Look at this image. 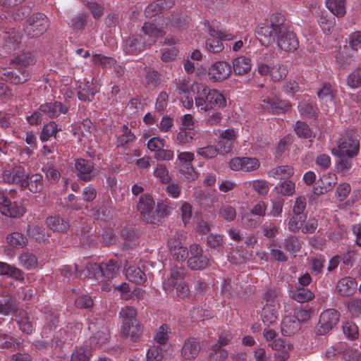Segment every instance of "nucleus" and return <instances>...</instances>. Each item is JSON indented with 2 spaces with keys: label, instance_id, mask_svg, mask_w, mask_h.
<instances>
[{
  "label": "nucleus",
  "instance_id": "nucleus-1",
  "mask_svg": "<svg viewBox=\"0 0 361 361\" xmlns=\"http://www.w3.org/2000/svg\"><path fill=\"white\" fill-rule=\"evenodd\" d=\"M192 93L196 95L195 106L201 114L211 110L223 109L226 106L225 96L218 90L209 88L206 84L196 83L192 87Z\"/></svg>",
  "mask_w": 361,
  "mask_h": 361
},
{
  "label": "nucleus",
  "instance_id": "nucleus-2",
  "mask_svg": "<svg viewBox=\"0 0 361 361\" xmlns=\"http://www.w3.org/2000/svg\"><path fill=\"white\" fill-rule=\"evenodd\" d=\"M34 62V57L30 53H25L15 57L11 60V63L13 68L18 70L20 75H18L13 71L4 70V79L14 84L23 83L26 82L30 78L29 72L27 71L26 68L30 65L33 64Z\"/></svg>",
  "mask_w": 361,
  "mask_h": 361
},
{
  "label": "nucleus",
  "instance_id": "nucleus-3",
  "mask_svg": "<svg viewBox=\"0 0 361 361\" xmlns=\"http://www.w3.org/2000/svg\"><path fill=\"white\" fill-rule=\"evenodd\" d=\"M88 330L91 333L90 343L92 348H102L110 340L111 336L106 322L102 319H90Z\"/></svg>",
  "mask_w": 361,
  "mask_h": 361
},
{
  "label": "nucleus",
  "instance_id": "nucleus-4",
  "mask_svg": "<svg viewBox=\"0 0 361 361\" xmlns=\"http://www.w3.org/2000/svg\"><path fill=\"white\" fill-rule=\"evenodd\" d=\"M282 23L283 18L281 17L272 16L270 25L260 23L257 25L255 33L262 45L267 46L274 42Z\"/></svg>",
  "mask_w": 361,
  "mask_h": 361
},
{
  "label": "nucleus",
  "instance_id": "nucleus-5",
  "mask_svg": "<svg viewBox=\"0 0 361 361\" xmlns=\"http://www.w3.org/2000/svg\"><path fill=\"white\" fill-rule=\"evenodd\" d=\"M359 149V140L346 134L339 138L337 148H333L331 153L336 157L351 159L357 155Z\"/></svg>",
  "mask_w": 361,
  "mask_h": 361
},
{
  "label": "nucleus",
  "instance_id": "nucleus-6",
  "mask_svg": "<svg viewBox=\"0 0 361 361\" xmlns=\"http://www.w3.org/2000/svg\"><path fill=\"white\" fill-rule=\"evenodd\" d=\"M209 37L205 42L206 49L212 53H219L224 49L221 40L230 41L235 39V35L226 31H220L209 26L208 27Z\"/></svg>",
  "mask_w": 361,
  "mask_h": 361
},
{
  "label": "nucleus",
  "instance_id": "nucleus-7",
  "mask_svg": "<svg viewBox=\"0 0 361 361\" xmlns=\"http://www.w3.org/2000/svg\"><path fill=\"white\" fill-rule=\"evenodd\" d=\"M49 27V20L43 13H37L31 16L24 27L25 34L30 38L42 35Z\"/></svg>",
  "mask_w": 361,
  "mask_h": 361
},
{
  "label": "nucleus",
  "instance_id": "nucleus-8",
  "mask_svg": "<svg viewBox=\"0 0 361 361\" xmlns=\"http://www.w3.org/2000/svg\"><path fill=\"white\" fill-rule=\"evenodd\" d=\"M188 267L192 270H202L211 265V259L203 254L202 248L198 244H192L188 250Z\"/></svg>",
  "mask_w": 361,
  "mask_h": 361
},
{
  "label": "nucleus",
  "instance_id": "nucleus-9",
  "mask_svg": "<svg viewBox=\"0 0 361 361\" xmlns=\"http://www.w3.org/2000/svg\"><path fill=\"white\" fill-rule=\"evenodd\" d=\"M232 339L230 331H224L218 336L217 342L208 350V359L209 361H223L228 356V352L224 348L228 345Z\"/></svg>",
  "mask_w": 361,
  "mask_h": 361
},
{
  "label": "nucleus",
  "instance_id": "nucleus-10",
  "mask_svg": "<svg viewBox=\"0 0 361 361\" xmlns=\"http://www.w3.org/2000/svg\"><path fill=\"white\" fill-rule=\"evenodd\" d=\"M276 36L277 46L279 48L286 52L295 51L299 47V42L295 34L288 29L282 23Z\"/></svg>",
  "mask_w": 361,
  "mask_h": 361
},
{
  "label": "nucleus",
  "instance_id": "nucleus-11",
  "mask_svg": "<svg viewBox=\"0 0 361 361\" xmlns=\"http://www.w3.org/2000/svg\"><path fill=\"white\" fill-rule=\"evenodd\" d=\"M0 212L8 217L20 218L26 212L25 207L20 202H11L0 193Z\"/></svg>",
  "mask_w": 361,
  "mask_h": 361
},
{
  "label": "nucleus",
  "instance_id": "nucleus-12",
  "mask_svg": "<svg viewBox=\"0 0 361 361\" xmlns=\"http://www.w3.org/2000/svg\"><path fill=\"white\" fill-rule=\"evenodd\" d=\"M259 166V161L255 157H234L229 161L230 169L235 171L251 172Z\"/></svg>",
  "mask_w": 361,
  "mask_h": 361
},
{
  "label": "nucleus",
  "instance_id": "nucleus-13",
  "mask_svg": "<svg viewBox=\"0 0 361 361\" xmlns=\"http://www.w3.org/2000/svg\"><path fill=\"white\" fill-rule=\"evenodd\" d=\"M340 313L335 309H328L322 312L319 321L318 331L320 334H324L331 330L338 322Z\"/></svg>",
  "mask_w": 361,
  "mask_h": 361
},
{
  "label": "nucleus",
  "instance_id": "nucleus-14",
  "mask_svg": "<svg viewBox=\"0 0 361 361\" xmlns=\"http://www.w3.org/2000/svg\"><path fill=\"white\" fill-rule=\"evenodd\" d=\"M259 105L262 111L271 112L273 114L288 111L291 106L289 103L280 101L279 99L274 97H266L263 98Z\"/></svg>",
  "mask_w": 361,
  "mask_h": 361
},
{
  "label": "nucleus",
  "instance_id": "nucleus-15",
  "mask_svg": "<svg viewBox=\"0 0 361 361\" xmlns=\"http://www.w3.org/2000/svg\"><path fill=\"white\" fill-rule=\"evenodd\" d=\"M142 332L143 327L139 322L120 326L121 336L123 338H129L133 343H138L141 341Z\"/></svg>",
  "mask_w": 361,
  "mask_h": 361
},
{
  "label": "nucleus",
  "instance_id": "nucleus-16",
  "mask_svg": "<svg viewBox=\"0 0 361 361\" xmlns=\"http://www.w3.org/2000/svg\"><path fill=\"white\" fill-rule=\"evenodd\" d=\"M187 271L184 267L174 266L170 270L169 276L163 281V288L166 292H171L175 286L186 276Z\"/></svg>",
  "mask_w": 361,
  "mask_h": 361
},
{
  "label": "nucleus",
  "instance_id": "nucleus-17",
  "mask_svg": "<svg viewBox=\"0 0 361 361\" xmlns=\"http://www.w3.org/2000/svg\"><path fill=\"white\" fill-rule=\"evenodd\" d=\"M231 73V65L225 61L213 63L209 69V76L213 81H223Z\"/></svg>",
  "mask_w": 361,
  "mask_h": 361
},
{
  "label": "nucleus",
  "instance_id": "nucleus-18",
  "mask_svg": "<svg viewBox=\"0 0 361 361\" xmlns=\"http://www.w3.org/2000/svg\"><path fill=\"white\" fill-rule=\"evenodd\" d=\"M27 174L25 169L20 166H16L11 169L5 170L3 173V179L8 183L18 184L20 187L25 185Z\"/></svg>",
  "mask_w": 361,
  "mask_h": 361
},
{
  "label": "nucleus",
  "instance_id": "nucleus-19",
  "mask_svg": "<svg viewBox=\"0 0 361 361\" xmlns=\"http://www.w3.org/2000/svg\"><path fill=\"white\" fill-rule=\"evenodd\" d=\"M357 288V283L355 279L345 276L339 279L336 286L338 294L343 297L353 295Z\"/></svg>",
  "mask_w": 361,
  "mask_h": 361
},
{
  "label": "nucleus",
  "instance_id": "nucleus-20",
  "mask_svg": "<svg viewBox=\"0 0 361 361\" xmlns=\"http://www.w3.org/2000/svg\"><path fill=\"white\" fill-rule=\"evenodd\" d=\"M147 44L140 35H133L123 42V50L128 54H137L144 51Z\"/></svg>",
  "mask_w": 361,
  "mask_h": 361
},
{
  "label": "nucleus",
  "instance_id": "nucleus-21",
  "mask_svg": "<svg viewBox=\"0 0 361 361\" xmlns=\"http://www.w3.org/2000/svg\"><path fill=\"white\" fill-rule=\"evenodd\" d=\"M337 183V177L335 173H329L322 176L317 181V186L314 188V193L317 195L331 190Z\"/></svg>",
  "mask_w": 361,
  "mask_h": 361
},
{
  "label": "nucleus",
  "instance_id": "nucleus-22",
  "mask_svg": "<svg viewBox=\"0 0 361 361\" xmlns=\"http://www.w3.org/2000/svg\"><path fill=\"white\" fill-rule=\"evenodd\" d=\"M279 303H266L263 307L261 317L263 323L266 325H271L278 320Z\"/></svg>",
  "mask_w": 361,
  "mask_h": 361
},
{
  "label": "nucleus",
  "instance_id": "nucleus-23",
  "mask_svg": "<svg viewBox=\"0 0 361 361\" xmlns=\"http://www.w3.org/2000/svg\"><path fill=\"white\" fill-rule=\"evenodd\" d=\"M39 110L43 115H47L49 118L58 117L61 114H66L68 111L66 106H64L59 102H49L41 104Z\"/></svg>",
  "mask_w": 361,
  "mask_h": 361
},
{
  "label": "nucleus",
  "instance_id": "nucleus-24",
  "mask_svg": "<svg viewBox=\"0 0 361 361\" xmlns=\"http://www.w3.org/2000/svg\"><path fill=\"white\" fill-rule=\"evenodd\" d=\"M75 168L80 179L85 181H88L91 179L92 172L94 168L93 163L91 161L78 159L75 161Z\"/></svg>",
  "mask_w": 361,
  "mask_h": 361
},
{
  "label": "nucleus",
  "instance_id": "nucleus-25",
  "mask_svg": "<svg viewBox=\"0 0 361 361\" xmlns=\"http://www.w3.org/2000/svg\"><path fill=\"white\" fill-rule=\"evenodd\" d=\"M200 350V343L194 338H189L185 341L181 349V355L186 360L195 358Z\"/></svg>",
  "mask_w": 361,
  "mask_h": 361
},
{
  "label": "nucleus",
  "instance_id": "nucleus-26",
  "mask_svg": "<svg viewBox=\"0 0 361 361\" xmlns=\"http://www.w3.org/2000/svg\"><path fill=\"white\" fill-rule=\"evenodd\" d=\"M121 266V261L116 257L110 259L106 262H102V278L104 277L108 279L114 278Z\"/></svg>",
  "mask_w": 361,
  "mask_h": 361
},
{
  "label": "nucleus",
  "instance_id": "nucleus-27",
  "mask_svg": "<svg viewBox=\"0 0 361 361\" xmlns=\"http://www.w3.org/2000/svg\"><path fill=\"white\" fill-rule=\"evenodd\" d=\"M16 320L20 331L25 334H30L35 329L33 317L24 311H20L16 315Z\"/></svg>",
  "mask_w": 361,
  "mask_h": 361
},
{
  "label": "nucleus",
  "instance_id": "nucleus-28",
  "mask_svg": "<svg viewBox=\"0 0 361 361\" xmlns=\"http://www.w3.org/2000/svg\"><path fill=\"white\" fill-rule=\"evenodd\" d=\"M169 247L173 257L178 262L183 261L188 257L189 253L181 242L175 238L169 240Z\"/></svg>",
  "mask_w": 361,
  "mask_h": 361
},
{
  "label": "nucleus",
  "instance_id": "nucleus-29",
  "mask_svg": "<svg viewBox=\"0 0 361 361\" xmlns=\"http://www.w3.org/2000/svg\"><path fill=\"white\" fill-rule=\"evenodd\" d=\"M173 4V0H157L146 7L145 14L147 17H153L162 10L172 7Z\"/></svg>",
  "mask_w": 361,
  "mask_h": 361
},
{
  "label": "nucleus",
  "instance_id": "nucleus-30",
  "mask_svg": "<svg viewBox=\"0 0 361 361\" xmlns=\"http://www.w3.org/2000/svg\"><path fill=\"white\" fill-rule=\"evenodd\" d=\"M154 205L152 197L149 195H144L140 197L137 208L141 216L147 219V216L153 211Z\"/></svg>",
  "mask_w": 361,
  "mask_h": 361
},
{
  "label": "nucleus",
  "instance_id": "nucleus-31",
  "mask_svg": "<svg viewBox=\"0 0 361 361\" xmlns=\"http://www.w3.org/2000/svg\"><path fill=\"white\" fill-rule=\"evenodd\" d=\"M142 32L149 38L148 45L154 44L156 39L162 37L166 34L162 27H158L156 25L152 23H145L142 25Z\"/></svg>",
  "mask_w": 361,
  "mask_h": 361
},
{
  "label": "nucleus",
  "instance_id": "nucleus-32",
  "mask_svg": "<svg viewBox=\"0 0 361 361\" xmlns=\"http://www.w3.org/2000/svg\"><path fill=\"white\" fill-rule=\"evenodd\" d=\"M300 325L298 321L292 316L286 317L281 323V333L284 336H290L299 331Z\"/></svg>",
  "mask_w": 361,
  "mask_h": 361
},
{
  "label": "nucleus",
  "instance_id": "nucleus-33",
  "mask_svg": "<svg viewBox=\"0 0 361 361\" xmlns=\"http://www.w3.org/2000/svg\"><path fill=\"white\" fill-rule=\"evenodd\" d=\"M23 188H27L32 192H40L43 188V178L41 174L35 173L25 179V185Z\"/></svg>",
  "mask_w": 361,
  "mask_h": 361
},
{
  "label": "nucleus",
  "instance_id": "nucleus-34",
  "mask_svg": "<svg viewBox=\"0 0 361 361\" xmlns=\"http://www.w3.org/2000/svg\"><path fill=\"white\" fill-rule=\"evenodd\" d=\"M294 173L293 169L290 166L274 167L268 171V176L275 179H287Z\"/></svg>",
  "mask_w": 361,
  "mask_h": 361
},
{
  "label": "nucleus",
  "instance_id": "nucleus-35",
  "mask_svg": "<svg viewBox=\"0 0 361 361\" xmlns=\"http://www.w3.org/2000/svg\"><path fill=\"white\" fill-rule=\"evenodd\" d=\"M289 296L298 302H305L314 298V293L307 288H296L289 291Z\"/></svg>",
  "mask_w": 361,
  "mask_h": 361
},
{
  "label": "nucleus",
  "instance_id": "nucleus-36",
  "mask_svg": "<svg viewBox=\"0 0 361 361\" xmlns=\"http://www.w3.org/2000/svg\"><path fill=\"white\" fill-rule=\"evenodd\" d=\"M126 276L128 281L136 284H142L146 281V276L143 271L136 266H130L126 269Z\"/></svg>",
  "mask_w": 361,
  "mask_h": 361
},
{
  "label": "nucleus",
  "instance_id": "nucleus-37",
  "mask_svg": "<svg viewBox=\"0 0 361 361\" xmlns=\"http://www.w3.org/2000/svg\"><path fill=\"white\" fill-rule=\"evenodd\" d=\"M0 275H6L17 280L24 279V273L22 270L2 262H0Z\"/></svg>",
  "mask_w": 361,
  "mask_h": 361
},
{
  "label": "nucleus",
  "instance_id": "nucleus-38",
  "mask_svg": "<svg viewBox=\"0 0 361 361\" xmlns=\"http://www.w3.org/2000/svg\"><path fill=\"white\" fill-rule=\"evenodd\" d=\"M346 0H326L328 9L337 17H343L346 13Z\"/></svg>",
  "mask_w": 361,
  "mask_h": 361
},
{
  "label": "nucleus",
  "instance_id": "nucleus-39",
  "mask_svg": "<svg viewBox=\"0 0 361 361\" xmlns=\"http://www.w3.org/2000/svg\"><path fill=\"white\" fill-rule=\"evenodd\" d=\"M136 310L130 306H126L119 312L121 325H128L134 322H138L136 318Z\"/></svg>",
  "mask_w": 361,
  "mask_h": 361
},
{
  "label": "nucleus",
  "instance_id": "nucleus-40",
  "mask_svg": "<svg viewBox=\"0 0 361 361\" xmlns=\"http://www.w3.org/2000/svg\"><path fill=\"white\" fill-rule=\"evenodd\" d=\"M6 239V243L15 248H23L28 243L27 237L20 232H13Z\"/></svg>",
  "mask_w": 361,
  "mask_h": 361
},
{
  "label": "nucleus",
  "instance_id": "nucleus-41",
  "mask_svg": "<svg viewBox=\"0 0 361 361\" xmlns=\"http://www.w3.org/2000/svg\"><path fill=\"white\" fill-rule=\"evenodd\" d=\"M233 71L238 75H244L251 69V60L245 56H240L234 59Z\"/></svg>",
  "mask_w": 361,
  "mask_h": 361
},
{
  "label": "nucleus",
  "instance_id": "nucleus-42",
  "mask_svg": "<svg viewBox=\"0 0 361 361\" xmlns=\"http://www.w3.org/2000/svg\"><path fill=\"white\" fill-rule=\"evenodd\" d=\"M47 226L56 232H64L68 228V224L59 216H50L46 221Z\"/></svg>",
  "mask_w": 361,
  "mask_h": 361
},
{
  "label": "nucleus",
  "instance_id": "nucleus-43",
  "mask_svg": "<svg viewBox=\"0 0 361 361\" xmlns=\"http://www.w3.org/2000/svg\"><path fill=\"white\" fill-rule=\"evenodd\" d=\"M135 139V135L132 133L131 130L123 125L121 130V134L118 135L117 138V146L118 147H125L128 145L129 143L133 142Z\"/></svg>",
  "mask_w": 361,
  "mask_h": 361
},
{
  "label": "nucleus",
  "instance_id": "nucleus-44",
  "mask_svg": "<svg viewBox=\"0 0 361 361\" xmlns=\"http://www.w3.org/2000/svg\"><path fill=\"white\" fill-rule=\"evenodd\" d=\"M27 236L35 238L37 241H42L48 238V235L45 232L43 227L38 225H29L25 229Z\"/></svg>",
  "mask_w": 361,
  "mask_h": 361
},
{
  "label": "nucleus",
  "instance_id": "nucleus-45",
  "mask_svg": "<svg viewBox=\"0 0 361 361\" xmlns=\"http://www.w3.org/2000/svg\"><path fill=\"white\" fill-rule=\"evenodd\" d=\"M218 216L227 222L233 221L236 218L235 208L228 204H223L219 209Z\"/></svg>",
  "mask_w": 361,
  "mask_h": 361
},
{
  "label": "nucleus",
  "instance_id": "nucleus-46",
  "mask_svg": "<svg viewBox=\"0 0 361 361\" xmlns=\"http://www.w3.org/2000/svg\"><path fill=\"white\" fill-rule=\"evenodd\" d=\"M19 264L23 268L30 270L35 269L37 265V259L32 253L23 252L18 257Z\"/></svg>",
  "mask_w": 361,
  "mask_h": 361
},
{
  "label": "nucleus",
  "instance_id": "nucleus-47",
  "mask_svg": "<svg viewBox=\"0 0 361 361\" xmlns=\"http://www.w3.org/2000/svg\"><path fill=\"white\" fill-rule=\"evenodd\" d=\"M170 334V326L167 324H162L155 331L154 339L159 344H165L169 341Z\"/></svg>",
  "mask_w": 361,
  "mask_h": 361
},
{
  "label": "nucleus",
  "instance_id": "nucleus-48",
  "mask_svg": "<svg viewBox=\"0 0 361 361\" xmlns=\"http://www.w3.org/2000/svg\"><path fill=\"white\" fill-rule=\"evenodd\" d=\"M59 130L56 123L54 121H50L43 126L39 138L42 142L47 141L51 137H56Z\"/></svg>",
  "mask_w": 361,
  "mask_h": 361
},
{
  "label": "nucleus",
  "instance_id": "nucleus-49",
  "mask_svg": "<svg viewBox=\"0 0 361 361\" xmlns=\"http://www.w3.org/2000/svg\"><path fill=\"white\" fill-rule=\"evenodd\" d=\"M283 248L289 252L296 253L301 248V243L295 236L288 237L283 242Z\"/></svg>",
  "mask_w": 361,
  "mask_h": 361
},
{
  "label": "nucleus",
  "instance_id": "nucleus-50",
  "mask_svg": "<svg viewBox=\"0 0 361 361\" xmlns=\"http://www.w3.org/2000/svg\"><path fill=\"white\" fill-rule=\"evenodd\" d=\"M90 348L88 346L80 347L72 354L71 361H90Z\"/></svg>",
  "mask_w": 361,
  "mask_h": 361
},
{
  "label": "nucleus",
  "instance_id": "nucleus-51",
  "mask_svg": "<svg viewBox=\"0 0 361 361\" xmlns=\"http://www.w3.org/2000/svg\"><path fill=\"white\" fill-rule=\"evenodd\" d=\"M307 260L310 269L313 274L317 275L322 271L325 262L323 257H311L308 258Z\"/></svg>",
  "mask_w": 361,
  "mask_h": 361
},
{
  "label": "nucleus",
  "instance_id": "nucleus-52",
  "mask_svg": "<svg viewBox=\"0 0 361 361\" xmlns=\"http://www.w3.org/2000/svg\"><path fill=\"white\" fill-rule=\"evenodd\" d=\"M17 305L15 301L11 298H4L0 300V314L3 315H9L15 312Z\"/></svg>",
  "mask_w": 361,
  "mask_h": 361
},
{
  "label": "nucleus",
  "instance_id": "nucleus-53",
  "mask_svg": "<svg viewBox=\"0 0 361 361\" xmlns=\"http://www.w3.org/2000/svg\"><path fill=\"white\" fill-rule=\"evenodd\" d=\"M294 131L296 135L302 138H310L312 132L309 126L303 121H297L294 126Z\"/></svg>",
  "mask_w": 361,
  "mask_h": 361
},
{
  "label": "nucleus",
  "instance_id": "nucleus-54",
  "mask_svg": "<svg viewBox=\"0 0 361 361\" xmlns=\"http://www.w3.org/2000/svg\"><path fill=\"white\" fill-rule=\"evenodd\" d=\"M96 92L97 90L94 87H90L86 84L78 91V97L80 101L89 102L93 100Z\"/></svg>",
  "mask_w": 361,
  "mask_h": 361
},
{
  "label": "nucleus",
  "instance_id": "nucleus-55",
  "mask_svg": "<svg viewBox=\"0 0 361 361\" xmlns=\"http://www.w3.org/2000/svg\"><path fill=\"white\" fill-rule=\"evenodd\" d=\"M305 214H294V215L289 219L288 228L291 231H297L302 228L305 220Z\"/></svg>",
  "mask_w": 361,
  "mask_h": 361
},
{
  "label": "nucleus",
  "instance_id": "nucleus-56",
  "mask_svg": "<svg viewBox=\"0 0 361 361\" xmlns=\"http://www.w3.org/2000/svg\"><path fill=\"white\" fill-rule=\"evenodd\" d=\"M20 341L19 339L13 338L5 334H0V347L1 348H19Z\"/></svg>",
  "mask_w": 361,
  "mask_h": 361
},
{
  "label": "nucleus",
  "instance_id": "nucleus-57",
  "mask_svg": "<svg viewBox=\"0 0 361 361\" xmlns=\"http://www.w3.org/2000/svg\"><path fill=\"white\" fill-rule=\"evenodd\" d=\"M95 65L101 66L102 68H110L116 63V61L111 58L102 54H94L92 58Z\"/></svg>",
  "mask_w": 361,
  "mask_h": 361
},
{
  "label": "nucleus",
  "instance_id": "nucleus-58",
  "mask_svg": "<svg viewBox=\"0 0 361 361\" xmlns=\"http://www.w3.org/2000/svg\"><path fill=\"white\" fill-rule=\"evenodd\" d=\"M179 173H180L182 178L189 182L197 178V173L195 171L192 164L180 166Z\"/></svg>",
  "mask_w": 361,
  "mask_h": 361
},
{
  "label": "nucleus",
  "instance_id": "nucleus-59",
  "mask_svg": "<svg viewBox=\"0 0 361 361\" xmlns=\"http://www.w3.org/2000/svg\"><path fill=\"white\" fill-rule=\"evenodd\" d=\"M195 133L192 130H185L180 128L176 138L180 145H185L190 142L195 138Z\"/></svg>",
  "mask_w": 361,
  "mask_h": 361
},
{
  "label": "nucleus",
  "instance_id": "nucleus-60",
  "mask_svg": "<svg viewBox=\"0 0 361 361\" xmlns=\"http://www.w3.org/2000/svg\"><path fill=\"white\" fill-rule=\"evenodd\" d=\"M154 175L164 183H167L171 180L169 171L164 164H157L154 169Z\"/></svg>",
  "mask_w": 361,
  "mask_h": 361
},
{
  "label": "nucleus",
  "instance_id": "nucleus-61",
  "mask_svg": "<svg viewBox=\"0 0 361 361\" xmlns=\"http://www.w3.org/2000/svg\"><path fill=\"white\" fill-rule=\"evenodd\" d=\"M166 141L161 137H153L150 138L147 144V148L151 152L157 154L160 149L164 148Z\"/></svg>",
  "mask_w": 361,
  "mask_h": 361
},
{
  "label": "nucleus",
  "instance_id": "nucleus-62",
  "mask_svg": "<svg viewBox=\"0 0 361 361\" xmlns=\"http://www.w3.org/2000/svg\"><path fill=\"white\" fill-rule=\"evenodd\" d=\"M295 183L291 180H285L279 183L276 188L280 193L285 196H291L295 192Z\"/></svg>",
  "mask_w": 361,
  "mask_h": 361
},
{
  "label": "nucleus",
  "instance_id": "nucleus-63",
  "mask_svg": "<svg viewBox=\"0 0 361 361\" xmlns=\"http://www.w3.org/2000/svg\"><path fill=\"white\" fill-rule=\"evenodd\" d=\"M196 152L197 155L204 159H212L218 154V149L214 145H207L204 147L197 148Z\"/></svg>",
  "mask_w": 361,
  "mask_h": 361
},
{
  "label": "nucleus",
  "instance_id": "nucleus-64",
  "mask_svg": "<svg viewBox=\"0 0 361 361\" xmlns=\"http://www.w3.org/2000/svg\"><path fill=\"white\" fill-rule=\"evenodd\" d=\"M263 235L268 238H272L279 233V227L273 222L267 221L262 226Z\"/></svg>",
  "mask_w": 361,
  "mask_h": 361
}]
</instances>
